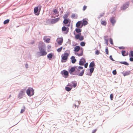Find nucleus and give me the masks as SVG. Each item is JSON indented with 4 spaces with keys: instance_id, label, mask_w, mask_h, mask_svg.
Here are the masks:
<instances>
[{
    "instance_id": "obj_1",
    "label": "nucleus",
    "mask_w": 133,
    "mask_h": 133,
    "mask_svg": "<svg viewBox=\"0 0 133 133\" xmlns=\"http://www.w3.org/2000/svg\"><path fill=\"white\" fill-rule=\"evenodd\" d=\"M75 31L76 32L79 34L76 35L75 36V38L76 39L78 40L79 39L80 41H82L84 39V37L81 36V34L80 33L82 31V30L80 29L76 28L75 29Z\"/></svg>"
},
{
    "instance_id": "obj_2",
    "label": "nucleus",
    "mask_w": 133,
    "mask_h": 133,
    "mask_svg": "<svg viewBox=\"0 0 133 133\" xmlns=\"http://www.w3.org/2000/svg\"><path fill=\"white\" fill-rule=\"evenodd\" d=\"M69 56V54L67 53H65L62 56L61 62H65L66 61Z\"/></svg>"
},
{
    "instance_id": "obj_3",
    "label": "nucleus",
    "mask_w": 133,
    "mask_h": 133,
    "mask_svg": "<svg viewBox=\"0 0 133 133\" xmlns=\"http://www.w3.org/2000/svg\"><path fill=\"white\" fill-rule=\"evenodd\" d=\"M26 93L29 96H31L34 95V90L32 88H29L26 90Z\"/></svg>"
},
{
    "instance_id": "obj_4",
    "label": "nucleus",
    "mask_w": 133,
    "mask_h": 133,
    "mask_svg": "<svg viewBox=\"0 0 133 133\" xmlns=\"http://www.w3.org/2000/svg\"><path fill=\"white\" fill-rule=\"evenodd\" d=\"M45 47V44L42 42H40L39 43L38 48L39 50H41L43 49Z\"/></svg>"
},
{
    "instance_id": "obj_5",
    "label": "nucleus",
    "mask_w": 133,
    "mask_h": 133,
    "mask_svg": "<svg viewBox=\"0 0 133 133\" xmlns=\"http://www.w3.org/2000/svg\"><path fill=\"white\" fill-rule=\"evenodd\" d=\"M40 51L39 53L40 54V56H45L47 54V52L44 49H42L41 50H39Z\"/></svg>"
},
{
    "instance_id": "obj_6",
    "label": "nucleus",
    "mask_w": 133,
    "mask_h": 133,
    "mask_svg": "<svg viewBox=\"0 0 133 133\" xmlns=\"http://www.w3.org/2000/svg\"><path fill=\"white\" fill-rule=\"evenodd\" d=\"M129 5V2H126L125 4H123V6L121 7V9L122 10H124L128 8Z\"/></svg>"
},
{
    "instance_id": "obj_7",
    "label": "nucleus",
    "mask_w": 133,
    "mask_h": 133,
    "mask_svg": "<svg viewBox=\"0 0 133 133\" xmlns=\"http://www.w3.org/2000/svg\"><path fill=\"white\" fill-rule=\"evenodd\" d=\"M63 41V39L62 38H59L57 39V42L58 43L59 45H62Z\"/></svg>"
},
{
    "instance_id": "obj_8",
    "label": "nucleus",
    "mask_w": 133,
    "mask_h": 133,
    "mask_svg": "<svg viewBox=\"0 0 133 133\" xmlns=\"http://www.w3.org/2000/svg\"><path fill=\"white\" fill-rule=\"evenodd\" d=\"M82 21L83 22H82L81 28L83 25L85 26L87 25L88 24V19H87V20H86L85 19H83Z\"/></svg>"
},
{
    "instance_id": "obj_9",
    "label": "nucleus",
    "mask_w": 133,
    "mask_h": 133,
    "mask_svg": "<svg viewBox=\"0 0 133 133\" xmlns=\"http://www.w3.org/2000/svg\"><path fill=\"white\" fill-rule=\"evenodd\" d=\"M86 62V61L84 58H81L79 62V65H83L84 63Z\"/></svg>"
},
{
    "instance_id": "obj_10",
    "label": "nucleus",
    "mask_w": 133,
    "mask_h": 133,
    "mask_svg": "<svg viewBox=\"0 0 133 133\" xmlns=\"http://www.w3.org/2000/svg\"><path fill=\"white\" fill-rule=\"evenodd\" d=\"M76 68H77L76 66L72 67L69 70V72L71 74L74 71H75H75L76 69Z\"/></svg>"
},
{
    "instance_id": "obj_11",
    "label": "nucleus",
    "mask_w": 133,
    "mask_h": 133,
    "mask_svg": "<svg viewBox=\"0 0 133 133\" xmlns=\"http://www.w3.org/2000/svg\"><path fill=\"white\" fill-rule=\"evenodd\" d=\"M82 22L81 21H78L76 24V26L77 28H81V24H82Z\"/></svg>"
},
{
    "instance_id": "obj_12",
    "label": "nucleus",
    "mask_w": 133,
    "mask_h": 133,
    "mask_svg": "<svg viewBox=\"0 0 133 133\" xmlns=\"http://www.w3.org/2000/svg\"><path fill=\"white\" fill-rule=\"evenodd\" d=\"M24 93V92L23 90H21L19 93L18 97L20 99L22 97V96L23 94Z\"/></svg>"
},
{
    "instance_id": "obj_13",
    "label": "nucleus",
    "mask_w": 133,
    "mask_h": 133,
    "mask_svg": "<svg viewBox=\"0 0 133 133\" xmlns=\"http://www.w3.org/2000/svg\"><path fill=\"white\" fill-rule=\"evenodd\" d=\"M74 51L75 52H77L80 50V47L79 46H76L74 48Z\"/></svg>"
},
{
    "instance_id": "obj_14",
    "label": "nucleus",
    "mask_w": 133,
    "mask_h": 133,
    "mask_svg": "<svg viewBox=\"0 0 133 133\" xmlns=\"http://www.w3.org/2000/svg\"><path fill=\"white\" fill-rule=\"evenodd\" d=\"M108 36H105L104 37V40L105 43L107 44V45H108Z\"/></svg>"
},
{
    "instance_id": "obj_15",
    "label": "nucleus",
    "mask_w": 133,
    "mask_h": 133,
    "mask_svg": "<svg viewBox=\"0 0 133 133\" xmlns=\"http://www.w3.org/2000/svg\"><path fill=\"white\" fill-rule=\"evenodd\" d=\"M71 59V62L72 63H74L76 61V60L75 59V58L74 56H72Z\"/></svg>"
},
{
    "instance_id": "obj_16",
    "label": "nucleus",
    "mask_w": 133,
    "mask_h": 133,
    "mask_svg": "<svg viewBox=\"0 0 133 133\" xmlns=\"http://www.w3.org/2000/svg\"><path fill=\"white\" fill-rule=\"evenodd\" d=\"M128 52H126L125 51H122V54L123 56H125L128 55Z\"/></svg>"
},
{
    "instance_id": "obj_17",
    "label": "nucleus",
    "mask_w": 133,
    "mask_h": 133,
    "mask_svg": "<svg viewBox=\"0 0 133 133\" xmlns=\"http://www.w3.org/2000/svg\"><path fill=\"white\" fill-rule=\"evenodd\" d=\"M59 18H56L53 19L52 20V22L54 23H55L58 22L59 20Z\"/></svg>"
},
{
    "instance_id": "obj_18",
    "label": "nucleus",
    "mask_w": 133,
    "mask_h": 133,
    "mask_svg": "<svg viewBox=\"0 0 133 133\" xmlns=\"http://www.w3.org/2000/svg\"><path fill=\"white\" fill-rule=\"evenodd\" d=\"M110 21L113 24L116 21L115 20V18L114 17H112L110 18Z\"/></svg>"
},
{
    "instance_id": "obj_19",
    "label": "nucleus",
    "mask_w": 133,
    "mask_h": 133,
    "mask_svg": "<svg viewBox=\"0 0 133 133\" xmlns=\"http://www.w3.org/2000/svg\"><path fill=\"white\" fill-rule=\"evenodd\" d=\"M76 68V69L75 71V72L74 75H78L79 73L80 70L78 68L77 66V68Z\"/></svg>"
},
{
    "instance_id": "obj_20",
    "label": "nucleus",
    "mask_w": 133,
    "mask_h": 133,
    "mask_svg": "<svg viewBox=\"0 0 133 133\" xmlns=\"http://www.w3.org/2000/svg\"><path fill=\"white\" fill-rule=\"evenodd\" d=\"M83 51L82 49L80 53H77L76 54L78 56H81L83 55Z\"/></svg>"
},
{
    "instance_id": "obj_21",
    "label": "nucleus",
    "mask_w": 133,
    "mask_h": 133,
    "mask_svg": "<svg viewBox=\"0 0 133 133\" xmlns=\"http://www.w3.org/2000/svg\"><path fill=\"white\" fill-rule=\"evenodd\" d=\"M53 56V54L52 53L49 54L47 55V57L50 59Z\"/></svg>"
},
{
    "instance_id": "obj_22",
    "label": "nucleus",
    "mask_w": 133,
    "mask_h": 133,
    "mask_svg": "<svg viewBox=\"0 0 133 133\" xmlns=\"http://www.w3.org/2000/svg\"><path fill=\"white\" fill-rule=\"evenodd\" d=\"M130 74V71H126L125 73L123 74V75L124 76L129 75Z\"/></svg>"
},
{
    "instance_id": "obj_23",
    "label": "nucleus",
    "mask_w": 133,
    "mask_h": 133,
    "mask_svg": "<svg viewBox=\"0 0 133 133\" xmlns=\"http://www.w3.org/2000/svg\"><path fill=\"white\" fill-rule=\"evenodd\" d=\"M95 63L94 62H91L89 65V67H90L93 68V67L95 66Z\"/></svg>"
},
{
    "instance_id": "obj_24",
    "label": "nucleus",
    "mask_w": 133,
    "mask_h": 133,
    "mask_svg": "<svg viewBox=\"0 0 133 133\" xmlns=\"http://www.w3.org/2000/svg\"><path fill=\"white\" fill-rule=\"evenodd\" d=\"M69 20V19H64L63 21V23L65 24H67L68 23Z\"/></svg>"
},
{
    "instance_id": "obj_25",
    "label": "nucleus",
    "mask_w": 133,
    "mask_h": 133,
    "mask_svg": "<svg viewBox=\"0 0 133 133\" xmlns=\"http://www.w3.org/2000/svg\"><path fill=\"white\" fill-rule=\"evenodd\" d=\"M72 83L73 84V87L74 88H75L77 86V82L76 81H74L72 82Z\"/></svg>"
},
{
    "instance_id": "obj_26",
    "label": "nucleus",
    "mask_w": 133,
    "mask_h": 133,
    "mask_svg": "<svg viewBox=\"0 0 133 133\" xmlns=\"http://www.w3.org/2000/svg\"><path fill=\"white\" fill-rule=\"evenodd\" d=\"M120 63L121 64H124L125 65H128L129 64V63H127V62L125 61L124 62H120Z\"/></svg>"
},
{
    "instance_id": "obj_27",
    "label": "nucleus",
    "mask_w": 133,
    "mask_h": 133,
    "mask_svg": "<svg viewBox=\"0 0 133 133\" xmlns=\"http://www.w3.org/2000/svg\"><path fill=\"white\" fill-rule=\"evenodd\" d=\"M38 8L37 7H35L34 8V12L36 14L38 11Z\"/></svg>"
},
{
    "instance_id": "obj_28",
    "label": "nucleus",
    "mask_w": 133,
    "mask_h": 133,
    "mask_svg": "<svg viewBox=\"0 0 133 133\" xmlns=\"http://www.w3.org/2000/svg\"><path fill=\"white\" fill-rule=\"evenodd\" d=\"M101 23L102 25L105 26L107 24L106 21H102L101 22Z\"/></svg>"
},
{
    "instance_id": "obj_29",
    "label": "nucleus",
    "mask_w": 133,
    "mask_h": 133,
    "mask_svg": "<svg viewBox=\"0 0 133 133\" xmlns=\"http://www.w3.org/2000/svg\"><path fill=\"white\" fill-rule=\"evenodd\" d=\"M84 70H82V71L79 74H78V76H82L84 74Z\"/></svg>"
},
{
    "instance_id": "obj_30",
    "label": "nucleus",
    "mask_w": 133,
    "mask_h": 133,
    "mask_svg": "<svg viewBox=\"0 0 133 133\" xmlns=\"http://www.w3.org/2000/svg\"><path fill=\"white\" fill-rule=\"evenodd\" d=\"M65 89L67 91H69L72 89V88L66 87H65Z\"/></svg>"
},
{
    "instance_id": "obj_31",
    "label": "nucleus",
    "mask_w": 133,
    "mask_h": 133,
    "mask_svg": "<svg viewBox=\"0 0 133 133\" xmlns=\"http://www.w3.org/2000/svg\"><path fill=\"white\" fill-rule=\"evenodd\" d=\"M9 22V19H6L5 20L4 22V24L8 23Z\"/></svg>"
},
{
    "instance_id": "obj_32",
    "label": "nucleus",
    "mask_w": 133,
    "mask_h": 133,
    "mask_svg": "<svg viewBox=\"0 0 133 133\" xmlns=\"http://www.w3.org/2000/svg\"><path fill=\"white\" fill-rule=\"evenodd\" d=\"M69 16V14H66L64 15L63 16V18L64 19H67Z\"/></svg>"
},
{
    "instance_id": "obj_33",
    "label": "nucleus",
    "mask_w": 133,
    "mask_h": 133,
    "mask_svg": "<svg viewBox=\"0 0 133 133\" xmlns=\"http://www.w3.org/2000/svg\"><path fill=\"white\" fill-rule=\"evenodd\" d=\"M62 49H63L62 47H61L60 48L57 49V51L58 52H61V51L62 50Z\"/></svg>"
},
{
    "instance_id": "obj_34",
    "label": "nucleus",
    "mask_w": 133,
    "mask_h": 133,
    "mask_svg": "<svg viewBox=\"0 0 133 133\" xmlns=\"http://www.w3.org/2000/svg\"><path fill=\"white\" fill-rule=\"evenodd\" d=\"M94 70V68H90V71L91 74H92Z\"/></svg>"
},
{
    "instance_id": "obj_35",
    "label": "nucleus",
    "mask_w": 133,
    "mask_h": 133,
    "mask_svg": "<svg viewBox=\"0 0 133 133\" xmlns=\"http://www.w3.org/2000/svg\"><path fill=\"white\" fill-rule=\"evenodd\" d=\"M80 45L82 46H84L85 45V43L84 42H81L80 43Z\"/></svg>"
},
{
    "instance_id": "obj_36",
    "label": "nucleus",
    "mask_w": 133,
    "mask_h": 133,
    "mask_svg": "<svg viewBox=\"0 0 133 133\" xmlns=\"http://www.w3.org/2000/svg\"><path fill=\"white\" fill-rule=\"evenodd\" d=\"M53 12L54 13L56 14H57L58 13V12L57 11V10L56 9H54Z\"/></svg>"
},
{
    "instance_id": "obj_37",
    "label": "nucleus",
    "mask_w": 133,
    "mask_h": 133,
    "mask_svg": "<svg viewBox=\"0 0 133 133\" xmlns=\"http://www.w3.org/2000/svg\"><path fill=\"white\" fill-rule=\"evenodd\" d=\"M62 31H65L66 30V28L65 26H63L62 28Z\"/></svg>"
},
{
    "instance_id": "obj_38",
    "label": "nucleus",
    "mask_w": 133,
    "mask_h": 133,
    "mask_svg": "<svg viewBox=\"0 0 133 133\" xmlns=\"http://www.w3.org/2000/svg\"><path fill=\"white\" fill-rule=\"evenodd\" d=\"M25 110V107H24L21 110V113H23L24 111Z\"/></svg>"
},
{
    "instance_id": "obj_39",
    "label": "nucleus",
    "mask_w": 133,
    "mask_h": 133,
    "mask_svg": "<svg viewBox=\"0 0 133 133\" xmlns=\"http://www.w3.org/2000/svg\"><path fill=\"white\" fill-rule=\"evenodd\" d=\"M105 51L107 55H109V51L108 49V48H106L105 50Z\"/></svg>"
},
{
    "instance_id": "obj_40",
    "label": "nucleus",
    "mask_w": 133,
    "mask_h": 133,
    "mask_svg": "<svg viewBox=\"0 0 133 133\" xmlns=\"http://www.w3.org/2000/svg\"><path fill=\"white\" fill-rule=\"evenodd\" d=\"M64 74L65 76L68 75V71H65L64 72Z\"/></svg>"
},
{
    "instance_id": "obj_41",
    "label": "nucleus",
    "mask_w": 133,
    "mask_h": 133,
    "mask_svg": "<svg viewBox=\"0 0 133 133\" xmlns=\"http://www.w3.org/2000/svg\"><path fill=\"white\" fill-rule=\"evenodd\" d=\"M110 44L112 45H113V41L112 39L111 38H110Z\"/></svg>"
},
{
    "instance_id": "obj_42",
    "label": "nucleus",
    "mask_w": 133,
    "mask_h": 133,
    "mask_svg": "<svg viewBox=\"0 0 133 133\" xmlns=\"http://www.w3.org/2000/svg\"><path fill=\"white\" fill-rule=\"evenodd\" d=\"M112 73L114 75H115L117 74V72L116 70H114L112 71Z\"/></svg>"
},
{
    "instance_id": "obj_43",
    "label": "nucleus",
    "mask_w": 133,
    "mask_h": 133,
    "mask_svg": "<svg viewBox=\"0 0 133 133\" xmlns=\"http://www.w3.org/2000/svg\"><path fill=\"white\" fill-rule=\"evenodd\" d=\"M87 8V6L86 5H84L83 8V11H85Z\"/></svg>"
},
{
    "instance_id": "obj_44",
    "label": "nucleus",
    "mask_w": 133,
    "mask_h": 133,
    "mask_svg": "<svg viewBox=\"0 0 133 133\" xmlns=\"http://www.w3.org/2000/svg\"><path fill=\"white\" fill-rule=\"evenodd\" d=\"M50 42V39H47L45 40V42L46 43H49Z\"/></svg>"
},
{
    "instance_id": "obj_45",
    "label": "nucleus",
    "mask_w": 133,
    "mask_h": 133,
    "mask_svg": "<svg viewBox=\"0 0 133 133\" xmlns=\"http://www.w3.org/2000/svg\"><path fill=\"white\" fill-rule=\"evenodd\" d=\"M113 97V95L112 94H111L110 95V98L111 100H112V98Z\"/></svg>"
},
{
    "instance_id": "obj_46",
    "label": "nucleus",
    "mask_w": 133,
    "mask_h": 133,
    "mask_svg": "<svg viewBox=\"0 0 133 133\" xmlns=\"http://www.w3.org/2000/svg\"><path fill=\"white\" fill-rule=\"evenodd\" d=\"M75 15L74 14H72L71 15V17L72 18H74L75 17Z\"/></svg>"
},
{
    "instance_id": "obj_47",
    "label": "nucleus",
    "mask_w": 133,
    "mask_h": 133,
    "mask_svg": "<svg viewBox=\"0 0 133 133\" xmlns=\"http://www.w3.org/2000/svg\"><path fill=\"white\" fill-rule=\"evenodd\" d=\"M79 69H82L83 68L82 66H79L78 67H77Z\"/></svg>"
},
{
    "instance_id": "obj_48",
    "label": "nucleus",
    "mask_w": 133,
    "mask_h": 133,
    "mask_svg": "<svg viewBox=\"0 0 133 133\" xmlns=\"http://www.w3.org/2000/svg\"><path fill=\"white\" fill-rule=\"evenodd\" d=\"M88 64V63H87L85 64L84 65V67L85 68H87V67Z\"/></svg>"
},
{
    "instance_id": "obj_49",
    "label": "nucleus",
    "mask_w": 133,
    "mask_h": 133,
    "mask_svg": "<svg viewBox=\"0 0 133 133\" xmlns=\"http://www.w3.org/2000/svg\"><path fill=\"white\" fill-rule=\"evenodd\" d=\"M109 58H110V59L111 60H112V61H114V60L112 57V56H111V55L110 56Z\"/></svg>"
},
{
    "instance_id": "obj_50",
    "label": "nucleus",
    "mask_w": 133,
    "mask_h": 133,
    "mask_svg": "<svg viewBox=\"0 0 133 133\" xmlns=\"http://www.w3.org/2000/svg\"><path fill=\"white\" fill-rule=\"evenodd\" d=\"M130 54L131 56L133 57V51H130Z\"/></svg>"
},
{
    "instance_id": "obj_51",
    "label": "nucleus",
    "mask_w": 133,
    "mask_h": 133,
    "mask_svg": "<svg viewBox=\"0 0 133 133\" xmlns=\"http://www.w3.org/2000/svg\"><path fill=\"white\" fill-rule=\"evenodd\" d=\"M67 86H70V88H72V85L70 84H68V85H67Z\"/></svg>"
},
{
    "instance_id": "obj_52",
    "label": "nucleus",
    "mask_w": 133,
    "mask_h": 133,
    "mask_svg": "<svg viewBox=\"0 0 133 133\" xmlns=\"http://www.w3.org/2000/svg\"><path fill=\"white\" fill-rule=\"evenodd\" d=\"M95 53L97 55L99 54V51L98 50L96 51L95 52Z\"/></svg>"
},
{
    "instance_id": "obj_53",
    "label": "nucleus",
    "mask_w": 133,
    "mask_h": 133,
    "mask_svg": "<svg viewBox=\"0 0 133 133\" xmlns=\"http://www.w3.org/2000/svg\"><path fill=\"white\" fill-rule=\"evenodd\" d=\"M130 60L131 61H133V57H130Z\"/></svg>"
},
{
    "instance_id": "obj_54",
    "label": "nucleus",
    "mask_w": 133,
    "mask_h": 133,
    "mask_svg": "<svg viewBox=\"0 0 133 133\" xmlns=\"http://www.w3.org/2000/svg\"><path fill=\"white\" fill-rule=\"evenodd\" d=\"M97 130L96 129H95L92 132V133H95V132H96Z\"/></svg>"
},
{
    "instance_id": "obj_55",
    "label": "nucleus",
    "mask_w": 133,
    "mask_h": 133,
    "mask_svg": "<svg viewBox=\"0 0 133 133\" xmlns=\"http://www.w3.org/2000/svg\"><path fill=\"white\" fill-rule=\"evenodd\" d=\"M28 64H26L25 65V67L26 68H28Z\"/></svg>"
},
{
    "instance_id": "obj_56",
    "label": "nucleus",
    "mask_w": 133,
    "mask_h": 133,
    "mask_svg": "<svg viewBox=\"0 0 133 133\" xmlns=\"http://www.w3.org/2000/svg\"><path fill=\"white\" fill-rule=\"evenodd\" d=\"M104 13H103L102 15H100V17H101L102 16H104Z\"/></svg>"
},
{
    "instance_id": "obj_57",
    "label": "nucleus",
    "mask_w": 133,
    "mask_h": 133,
    "mask_svg": "<svg viewBox=\"0 0 133 133\" xmlns=\"http://www.w3.org/2000/svg\"><path fill=\"white\" fill-rule=\"evenodd\" d=\"M76 102L78 103V104H80V102H79V101H76V102H75V103H76Z\"/></svg>"
},
{
    "instance_id": "obj_58",
    "label": "nucleus",
    "mask_w": 133,
    "mask_h": 133,
    "mask_svg": "<svg viewBox=\"0 0 133 133\" xmlns=\"http://www.w3.org/2000/svg\"><path fill=\"white\" fill-rule=\"evenodd\" d=\"M11 95H10V96H9V97H11Z\"/></svg>"
},
{
    "instance_id": "obj_59",
    "label": "nucleus",
    "mask_w": 133,
    "mask_h": 133,
    "mask_svg": "<svg viewBox=\"0 0 133 133\" xmlns=\"http://www.w3.org/2000/svg\"><path fill=\"white\" fill-rule=\"evenodd\" d=\"M75 107H76V104L75 105Z\"/></svg>"
},
{
    "instance_id": "obj_60",
    "label": "nucleus",
    "mask_w": 133,
    "mask_h": 133,
    "mask_svg": "<svg viewBox=\"0 0 133 133\" xmlns=\"http://www.w3.org/2000/svg\"><path fill=\"white\" fill-rule=\"evenodd\" d=\"M36 14V15H39V13L38 14Z\"/></svg>"
},
{
    "instance_id": "obj_61",
    "label": "nucleus",
    "mask_w": 133,
    "mask_h": 133,
    "mask_svg": "<svg viewBox=\"0 0 133 133\" xmlns=\"http://www.w3.org/2000/svg\"><path fill=\"white\" fill-rule=\"evenodd\" d=\"M74 34L75 35V33H74Z\"/></svg>"
}]
</instances>
